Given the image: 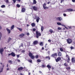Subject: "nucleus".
<instances>
[{
    "label": "nucleus",
    "mask_w": 75,
    "mask_h": 75,
    "mask_svg": "<svg viewBox=\"0 0 75 75\" xmlns=\"http://www.w3.org/2000/svg\"><path fill=\"white\" fill-rule=\"evenodd\" d=\"M36 37L37 38H38L39 37L41 36V33L39 31H36Z\"/></svg>",
    "instance_id": "1"
},
{
    "label": "nucleus",
    "mask_w": 75,
    "mask_h": 75,
    "mask_svg": "<svg viewBox=\"0 0 75 75\" xmlns=\"http://www.w3.org/2000/svg\"><path fill=\"white\" fill-rule=\"evenodd\" d=\"M29 57H30V58L32 59H34L35 58V57L34 55H33V54L32 53L30 52L29 53Z\"/></svg>",
    "instance_id": "2"
},
{
    "label": "nucleus",
    "mask_w": 75,
    "mask_h": 75,
    "mask_svg": "<svg viewBox=\"0 0 75 75\" xmlns=\"http://www.w3.org/2000/svg\"><path fill=\"white\" fill-rule=\"evenodd\" d=\"M67 43L69 44H71L72 42V40L71 39L68 38L67 40Z\"/></svg>",
    "instance_id": "3"
},
{
    "label": "nucleus",
    "mask_w": 75,
    "mask_h": 75,
    "mask_svg": "<svg viewBox=\"0 0 75 75\" xmlns=\"http://www.w3.org/2000/svg\"><path fill=\"white\" fill-rule=\"evenodd\" d=\"M66 57H67V62L68 63H69V61H70V57L69 56V55L67 54V53L66 52Z\"/></svg>",
    "instance_id": "4"
},
{
    "label": "nucleus",
    "mask_w": 75,
    "mask_h": 75,
    "mask_svg": "<svg viewBox=\"0 0 75 75\" xmlns=\"http://www.w3.org/2000/svg\"><path fill=\"white\" fill-rule=\"evenodd\" d=\"M58 56V54L57 53H54L53 54H52L51 55L52 57H53V58H55V57H57Z\"/></svg>",
    "instance_id": "5"
},
{
    "label": "nucleus",
    "mask_w": 75,
    "mask_h": 75,
    "mask_svg": "<svg viewBox=\"0 0 75 75\" xmlns=\"http://www.w3.org/2000/svg\"><path fill=\"white\" fill-rule=\"evenodd\" d=\"M3 52H4V48H1L0 49V53L1 55H3Z\"/></svg>",
    "instance_id": "6"
},
{
    "label": "nucleus",
    "mask_w": 75,
    "mask_h": 75,
    "mask_svg": "<svg viewBox=\"0 0 75 75\" xmlns=\"http://www.w3.org/2000/svg\"><path fill=\"white\" fill-rule=\"evenodd\" d=\"M61 58L59 57H57V59H55L56 61L57 62H58L59 61H61Z\"/></svg>",
    "instance_id": "7"
},
{
    "label": "nucleus",
    "mask_w": 75,
    "mask_h": 75,
    "mask_svg": "<svg viewBox=\"0 0 75 75\" xmlns=\"http://www.w3.org/2000/svg\"><path fill=\"white\" fill-rule=\"evenodd\" d=\"M33 44L35 45H37V44H38V42L37 40H35L33 42Z\"/></svg>",
    "instance_id": "8"
},
{
    "label": "nucleus",
    "mask_w": 75,
    "mask_h": 75,
    "mask_svg": "<svg viewBox=\"0 0 75 75\" xmlns=\"http://www.w3.org/2000/svg\"><path fill=\"white\" fill-rule=\"evenodd\" d=\"M33 9L35 11H37L38 10V7L35 6H33Z\"/></svg>",
    "instance_id": "9"
},
{
    "label": "nucleus",
    "mask_w": 75,
    "mask_h": 75,
    "mask_svg": "<svg viewBox=\"0 0 75 75\" xmlns=\"http://www.w3.org/2000/svg\"><path fill=\"white\" fill-rule=\"evenodd\" d=\"M71 62L72 63H75V58L74 57H72L71 59Z\"/></svg>",
    "instance_id": "10"
},
{
    "label": "nucleus",
    "mask_w": 75,
    "mask_h": 75,
    "mask_svg": "<svg viewBox=\"0 0 75 75\" xmlns=\"http://www.w3.org/2000/svg\"><path fill=\"white\" fill-rule=\"evenodd\" d=\"M21 11L23 13H24V12H25V8H22L21 10Z\"/></svg>",
    "instance_id": "11"
},
{
    "label": "nucleus",
    "mask_w": 75,
    "mask_h": 75,
    "mask_svg": "<svg viewBox=\"0 0 75 75\" xmlns=\"http://www.w3.org/2000/svg\"><path fill=\"white\" fill-rule=\"evenodd\" d=\"M24 69V68L22 67L18 68V71H22L23 69Z\"/></svg>",
    "instance_id": "12"
},
{
    "label": "nucleus",
    "mask_w": 75,
    "mask_h": 75,
    "mask_svg": "<svg viewBox=\"0 0 75 75\" xmlns=\"http://www.w3.org/2000/svg\"><path fill=\"white\" fill-rule=\"evenodd\" d=\"M24 36V34L23 33H22L19 35V36L20 37V38H22Z\"/></svg>",
    "instance_id": "13"
},
{
    "label": "nucleus",
    "mask_w": 75,
    "mask_h": 75,
    "mask_svg": "<svg viewBox=\"0 0 75 75\" xmlns=\"http://www.w3.org/2000/svg\"><path fill=\"white\" fill-rule=\"evenodd\" d=\"M11 55L12 57H14L16 56V54L14 52H12L11 53Z\"/></svg>",
    "instance_id": "14"
},
{
    "label": "nucleus",
    "mask_w": 75,
    "mask_h": 75,
    "mask_svg": "<svg viewBox=\"0 0 75 75\" xmlns=\"http://www.w3.org/2000/svg\"><path fill=\"white\" fill-rule=\"evenodd\" d=\"M57 19L58 20H59V21H61V20H62V18L61 17L57 18Z\"/></svg>",
    "instance_id": "15"
},
{
    "label": "nucleus",
    "mask_w": 75,
    "mask_h": 75,
    "mask_svg": "<svg viewBox=\"0 0 75 75\" xmlns=\"http://www.w3.org/2000/svg\"><path fill=\"white\" fill-rule=\"evenodd\" d=\"M58 56H59V57H61V56H62V53H61V52H59Z\"/></svg>",
    "instance_id": "16"
},
{
    "label": "nucleus",
    "mask_w": 75,
    "mask_h": 75,
    "mask_svg": "<svg viewBox=\"0 0 75 75\" xmlns=\"http://www.w3.org/2000/svg\"><path fill=\"white\" fill-rule=\"evenodd\" d=\"M17 28L21 32L23 31V28H20L18 27H17Z\"/></svg>",
    "instance_id": "17"
},
{
    "label": "nucleus",
    "mask_w": 75,
    "mask_h": 75,
    "mask_svg": "<svg viewBox=\"0 0 75 75\" xmlns=\"http://www.w3.org/2000/svg\"><path fill=\"white\" fill-rule=\"evenodd\" d=\"M31 25L32 27H35V24L34 23H32L31 24Z\"/></svg>",
    "instance_id": "18"
},
{
    "label": "nucleus",
    "mask_w": 75,
    "mask_h": 75,
    "mask_svg": "<svg viewBox=\"0 0 75 75\" xmlns=\"http://www.w3.org/2000/svg\"><path fill=\"white\" fill-rule=\"evenodd\" d=\"M14 28V25H13L11 28V30H12Z\"/></svg>",
    "instance_id": "19"
},
{
    "label": "nucleus",
    "mask_w": 75,
    "mask_h": 75,
    "mask_svg": "<svg viewBox=\"0 0 75 75\" xmlns=\"http://www.w3.org/2000/svg\"><path fill=\"white\" fill-rule=\"evenodd\" d=\"M6 30H7L8 32V34H10V33L11 32V31H10V30L9 29L7 28L6 29Z\"/></svg>",
    "instance_id": "20"
},
{
    "label": "nucleus",
    "mask_w": 75,
    "mask_h": 75,
    "mask_svg": "<svg viewBox=\"0 0 75 75\" xmlns=\"http://www.w3.org/2000/svg\"><path fill=\"white\" fill-rule=\"evenodd\" d=\"M40 46H41V47H42L44 45H43V42H41L40 43Z\"/></svg>",
    "instance_id": "21"
},
{
    "label": "nucleus",
    "mask_w": 75,
    "mask_h": 75,
    "mask_svg": "<svg viewBox=\"0 0 75 75\" xmlns=\"http://www.w3.org/2000/svg\"><path fill=\"white\" fill-rule=\"evenodd\" d=\"M11 40V38H9L8 41H7L8 43V42H10V41Z\"/></svg>",
    "instance_id": "22"
},
{
    "label": "nucleus",
    "mask_w": 75,
    "mask_h": 75,
    "mask_svg": "<svg viewBox=\"0 0 75 75\" xmlns=\"http://www.w3.org/2000/svg\"><path fill=\"white\" fill-rule=\"evenodd\" d=\"M69 9V12H70V11H73V9L71 8H68Z\"/></svg>",
    "instance_id": "23"
},
{
    "label": "nucleus",
    "mask_w": 75,
    "mask_h": 75,
    "mask_svg": "<svg viewBox=\"0 0 75 75\" xmlns=\"http://www.w3.org/2000/svg\"><path fill=\"white\" fill-rule=\"evenodd\" d=\"M33 1V4H35L37 3V1L35 0H34Z\"/></svg>",
    "instance_id": "24"
},
{
    "label": "nucleus",
    "mask_w": 75,
    "mask_h": 75,
    "mask_svg": "<svg viewBox=\"0 0 75 75\" xmlns=\"http://www.w3.org/2000/svg\"><path fill=\"white\" fill-rule=\"evenodd\" d=\"M48 45V44H47V43H46L44 46V47L45 48H48V46H47V45Z\"/></svg>",
    "instance_id": "25"
},
{
    "label": "nucleus",
    "mask_w": 75,
    "mask_h": 75,
    "mask_svg": "<svg viewBox=\"0 0 75 75\" xmlns=\"http://www.w3.org/2000/svg\"><path fill=\"white\" fill-rule=\"evenodd\" d=\"M64 65L65 66V67H68V64H67V63H65L64 64Z\"/></svg>",
    "instance_id": "26"
},
{
    "label": "nucleus",
    "mask_w": 75,
    "mask_h": 75,
    "mask_svg": "<svg viewBox=\"0 0 75 75\" xmlns=\"http://www.w3.org/2000/svg\"><path fill=\"white\" fill-rule=\"evenodd\" d=\"M47 68H48L49 69H50L51 68V66H50V65H48L47 66Z\"/></svg>",
    "instance_id": "27"
},
{
    "label": "nucleus",
    "mask_w": 75,
    "mask_h": 75,
    "mask_svg": "<svg viewBox=\"0 0 75 75\" xmlns=\"http://www.w3.org/2000/svg\"><path fill=\"white\" fill-rule=\"evenodd\" d=\"M45 58H46V59H48L49 60H50V56H46Z\"/></svg>",
    "instance_id": "28"
},
{
    "label": "nucleus",
    "mask_w": 75,
    "mask_h": 75,
    "mask_svg": "<svg viewBox=\"0 0 75 75\" xmlns=\"http://www.w3.org/2000/svg\"><path fill=\"white\" fill-rule=\"evenodd\" d=\"M8 62L9 63H10L11 64H13V62L11 61V60H9L8 61Z\"/></svg>",
    "instance_id": "29"
},
{
    "label": "nucleus",
    "mask_w": 75,
    "mask_h": 75,
    "mask_svg": "<svg viewBox=\"0 0 75 75\" xmlns=\"http://www.w3.org/2000/svg\"><path fill=\"white\" fill-rule=\"evenodd\" d=\"M64 12H69V9H66L64 11Z\"/></svg>",
    "instance_id": "30"
},
{
    "label": "nucleus",
    "mask_w": 75,
    "mask_h": 75,
    "mask_svg": "<svg viewBox=\"0 0 75 75\" xmlns=\"http://www.w3.org/2000/svg\"><path fill=\"white\" fill-rule=\"evenodd\" d=\"M39 19H40V18L38 17V18L36 19V21L37 23H38L39 21Z\"/></svg>",
    "instance_id": "31"
},
{
    "label": "nucleus",
    "mask_w": 75,
    "mask_h": 75,
    "mask_svg": "<svg viewBox=\"0 0 75 75\" xmlns=\"http://www.w3.org/2000/svg\"><path fill=\"white\" fill-rule=\"evenodd\" d=\"M41 30L42 31L44 30V27L43 26H41Z\"/></svg>",
    "instance_id": "32"
},
{
    "label": "nucleus",
    "mask_w": 75,
    "mask_h": 75,
    "mask_svg": "<svg viewBox=\"0 0 75 75\" xmlns=\"http://www.w3.org/2000/svg\"><path fill=\"white\" fill-rule=\"evenodd\" d=\"M49 32L50 33H53V30L52 29H50L49 30Z\"/></svg>",
    "instance_id": "33"
},
{
    "label": "nucleus",
    "mask_w": 75,
    "mask_h": 75,
    "mask_svg": "<svg viewBox=\"0 0 75 75\" xmlns=\"http://www.w3.org/2000/svg\"><path fill=\"white\" fill-rule=\"evenodd\" d=\"M57 25H62L61 23H60L57 22Z\"/></svg>",
    "instance_id": "34"
},
{
    "label": "nucleus",
    "mask_w": 75,
    "mask_h": 75,
    "mask_svg": "<svg viewBox=\"0 0 75 75\" xmlns=\"http://www.w3.org/2000/svg\"><path fill=\"white\" fill-rule=\"evenodd\" d=\"M6 7V6L4 5H3L1 6V8H4V7Z\"/></svg>",
    "instance_id": "35"
},
{
    "label": "nucleus",
    "mask_w": 75,
    "mask_h": 75,
    "mask_svg": "<svg viewBox=\"0 0 75 75\" xmlns=\"http://www.w3.org/2000/svg\"><path fill=\"white\" fill-rule=\"evenodd\" d=\"M71 69V67H67L66 68V69L67 70H69Z\"/></svg>",
    "instance_id": "36"
},
{
    "label": "nucleus",
    "mask_w": 75,
    "mask_h": 75,
    "mask_svg": "<svg viewBox=\"0 0 75 75\" xmlns=\"http://www.w3.org/2000/svg\"><path fill=\"white\" fill-rule=\"evenodd\" d=\"M16 6H17V7H18V8H19V7H20V5L18 4H17L16 5Z\"/></svg>",
    "instance_id": "37"
},
{
    "label": "nucleus",
    "mask_w": 75,
    "mask_h": 75,
    "mask_svg": "<svg viewBox=\"0 0 75 75\" xmlns=\"http://www.w3.org/2000/svg\"><path fill=\"white\" fill-rule=\"evenodd\" d=\"M62 26H64V27H65V28L67 29V30H68V28L66 27V26H65V25H62Z\"/></svg>",
    "instance_id": "38"
},
{
    "label": "nucleus",
    "mask_w": 75,
    "mask_h": 75,
    "mask_svg": "<svg viewBox=\"0 0 75 75\" xmlns=\"http://www.w3.org/2000/svg\"><path fill=\"white\" fill-rule=\"evenodd\" d=\"M38 54H37L35 56V58H36V59H37V58H38Z\"/></svg>",
    "instance_id": "39"
},
{
    "label": "nucleus",
    "mask_w": 75,
    "mask_h": 75,
    "mask_svg": "<svg viewBox=\"0 0 75 75\" xmlns=\"http://www.w3.org/2000/svg\"><path fill=\"white\" fill-rule=\"evenodd\" d=\"M28 62H29L30 63H32V61L31 59H30V60H28Z\"/></svg>",
    "instance_id": "40"
},
{
    "label": "nucleus",
    "mask_w": 75,
    "mask_h": 75,
    "mask_svg": "<svg viewBox=\"0 0 75 75\" xmlns=\"http://www.w3.org/2000/svg\"><path fill=\"white\" fill-rule=\"evenodd\" d=\"M60 51H61L62 52L63 51V49H62V48L61 47L60 48Z\"/></svg>",
    "instance_id": "41"
},
{
    "label": "nucleus",
    "mask_w": 75,
    "mask_h": 75,
    "mask_svg": "<svg viewBox=\"0 0 75 75\" xmlns=\"http://www.w3.org/2000/svg\"><path fill=\"white\" fill-rule=\"evenodd\" d=\"M37 61L38 62H41V60L40 59H38L37 60Z\"/></svg>",
    "instance_id": "42"
},
{
    "label": "nucleus",
    "mask_w": 75,
    "mask_h": 75,
    "mask_svg": "<svg viewBox=\"0 0 75 75\" xmlns=\"http://www.w3.org/2000/svg\"><path fill=\"white\" fill-rule=\"evenodd\" d=\"M43 7L44 8V9H45V10H46V9L48 8V7H45V6H44Z\"/></svg>",
    "instance_id": "43"
},
{
    "label": "nucleus",
    "mask_w": 75,
    "mask_h": 75,
    "mask_svg": "<svg viewBox=\"0 0 75 75\" xmlns=\"http://www.w3.org/2000/svg\"><path fill=\"white\" fill-rule=\"evenodd\" d=\"M42 68H45V66L44 65V64H42Z\"/></svg>",
    "instance_id": "44"
},
{
    "label": "nucleus",
    "mask_w": 75,
    "mask_h": 75,
    "mask_svg": "<svg viewBox=\"0 0 75 75\" xmlns=\"http://www.w3.org/2000/svg\"><path fill=\"white\" fill-rule=\"evenodd\" d=\"M5 2H6V3H9V1H8V0H6V1H5Z\"/></svg>",
    "instance_id": "45"
},
{
    "label": "nucleus",
    "mask_w": 75,
    "mask_h": 75,
    "mask_svg": "<svg viewBox=\"0 0 75 75\" xmlns=\"http://www.w3.org/2000/svg\"><path fill=\"white\" fill-rule=\"evenodd\" d=\"M47 5L45 3L43 5V7H45V6H46Z\"/></svg>",
    "instance_id": "46"
},
{
    "label": "nucleus",
    "mask_w": 75,
    "mask_h": 75,
    "mask_svg": "<svg viewBox=\"0 0 75 75\" xmlns=\"http://www.w3.org/2000/svg\"><path fill=\"white\" fill-rule=\"evenodd\" d=\"M17 58H18L20 57V54L17 55Z\"/></svg>",
    "instance_id": "47"
},
{
    "label": "nucleus",
    "mask_w": 75,
    "mask_h": 75,
    "mask_svg": "<svg viewBox=\"0 0 75 75\" xmlns=\"http://www.w3.org/2000/svg\"><path fill=\"white\" fill-rule=\"evenodd\" d=\"M58 30H61V28H60V27H58L57 28Z\"/></svg>",
    "instance_id": "48"
},
{
    "label": "nucleus",
    "mask_w": 75,
    "mask_h": 75,
    "mask_svg": "<svg viewBox=\"0 0 75 75\" xmlns=\"http://www.w3.org/2000/svg\"><path fill=\"white\" fill-rule=\"evenodd\" d=\"M63 16H64V17H66V16H67V14H66L65 13H64Z\"/></svg>",
    "instance_id": "49"
},
{
    "label": "nucleus",
    "mask_w": 75,
    "mask_h": 75,
    "mask_svg": "<svg viewBox=\"0 0 75 75\" xmlns=\"http://www.w3.org/2000/svg\"><path fill=\"white\" fill-rule=\"evenodd\" d=\"M21 47H23V43H21Z\"/></svg>",
    "instance_id": "50"
},
{
    "label": "nucleus",
    "mask_w": 75,
    "mask_h": 75,
    "mask_svg": "<svg viewBox=\"0 0 75 75\" xmlns=\"http://www.w3.org/2000/svg\"><path fill=\"white\" fill-rule=\"evenodd\" d=\"M14 3H15L16 2V0H12Z\"/></svg>",
    "instance_id": "51"
},
{
    "label": "nucleus",
    "mask_w": 75,
    "mask_h": 75,
    "mask_svg": "<svg viewBox=\"0 0 75 75\" xmlns=\"http://www.w3.org/2000/svg\"><path fill=\"white\" fill-rule=\"evenodd\" d=\"M3 69H1V71H0V73L2 72L3 71Z\"/></svg>",
    "instance_id": "52"
},
{
    "label": "nucleus",
    "mask_w": 75,
    "mask_h": 75,
    "mask_svg": "<svg viewBox=\"0 0 75 75\" xmlns=\"http://www.w3.org/2000/svg\"><path fill=\"white\" fill-rule=\"evenodd\" d=\"M2 34H1V33H0V38H1V35Z\"/></svg>",
    "instance_id": "53"
},
{
    "label": "nucleus",
    "mask_w": 75,
    "mask_h": 75,
    "mask_svg": "<svg viewBox=\"0 0 75 75\" xmlns=\"http://www.w3.org/2000/svg\"><path fill=\"white\" fill-rule=\"evenodd\" d=\"M74 48L73 47L71 46V50H72V49H74Z\"/></svg>",
    "instance_id": "54"
},
{
    "label": "nucleus",
    "mask_w": 75,
    "mask_h": 75,
    "mask_svg": "<svg viewBox=\"0 0 75 75\" xmlns=\"http://www.w3.org/2000/svg\"><path fill=\"white\" fill-rule=\"evenodd\" d=\"M35 30H36V29H35V28H33V31H35Z\"/></svg>",
    "instance_id": "55"
},
{
    "label": "nucleus",
    "mask_w": 75,
    "mask_h": 75,
    "mask_svg": "<svg viewBox=\"0 0 75 75\" xmlns=\"http://www.w3.org/2000/svg\"><path fill=\"white\" fill-rule=\"evenodd\" d=\"M48 41L49 42H51V40H49Z\"/></svg>",
    "instance_id": "56"
},
{
    "label": "nucleus",
    "mask_w": 75,
    "mask_h": 75,
    "mask_svg": "<svg viewBox=\"0 0 75 75\" xmlns=\"http://www.w3.org/2000/svg\"><path fill=\"white\" fill-rule=\"evenodd\" d=\"M26 35H30V33H26Z\"/></svg>",
    "instance_id": "57"
},
{
    "label": "nucleus",
    "mask_w": 75,
    "mask_h": 75,
    "mask_svg": "<svg viewBox=\"0 0 75 75\" xmlns=\"http://www.w3.org/2000/svg\"><path fill=\"white\" fill-rule=\"evenodd\" d=\"M68 71H69V72H71V71H72V70H68Z\"/></svg>",
    "instance_id": "58"
},
{
    "label": "nucleus",
    "mask_w": 75,
    "mask_h": 75,
    "mask_svg": "<svg viewBox=\"0 0 75 75\" xmlns=\"http://www.w3.org/2000/svg\"><path fill=\"white\" fill-rule=\"evenodd\" d=\"M63 52H66V53H67V52H66V51L65 50H63Z\"/></svg>",
    "instance_id": "59"
},
{
    "label": "nucleus",
    "mask_w": 75,
    "mask_h": 75,
    "mask_svg": "<svg viewBox=\"0 0 75 75\" xmlns=\"http://www.w3.org/2000/svg\"><path fill=\"white\" fill-rule=\"evenodd\" d=\"M64 1V0H61V3H62V2Z\"/></svg>",
    "instance_id": "60"
},
{
    "label": "nucleus",
    "mask_w": 75,
    "mask_h": 75,
    "mask_svg": "<svg viewBox=\"0 0 75 75\" xmlns=\"http://www.w3.org/2000/svg\"><path fill=\"white\" fill-rule=\"evenodd\" d=\"M42 50H44V47H43L42 48Z\"/></svg>",
    "instance_id": "61"
},
{
    "label": "nucleus",
    "mask_w": 75,
    "mask_h": 75,
    "mask_svg": "<svg viewBox=\"0 0 75 75\" xmlns=\"http://www.w3.org/2000/svg\"><path fill=\"white\" fill-rule=\"evenodd\" d=\"M72 2H74V3L75 2V0H72Z\"/></svg>",
    "instance_id": "62"
},
{
    "label": "nucleus",
    "mask_w": 75,
    "mask_h": 75,
    "mask_svg": "<svg viewBox=\"0 0 75 75\" xmlns=\"http://www.w3.org/2000/svg\"><path fill=\"white\" fill-rule=\"evenodd\" d=\"M22 52L24 53L25 52V50H23L22 51Z\"/></svg>",
    "instance_id": "63"
},
{
    "label": "nucleus",
    "mask_w": 75,
    "mask_h": 75,
    "mask_svg": "<svg viewBox=\"0 0 75 75\" xmlns=\"http://www.w3.org/2000/svg\"><path fill=\"white\" fill-rule=\"evenodd\" d=\"M39 72L40 74H42V71H39Z\"/></svg>",
    "instance_id": "64"
}]
</instances>
